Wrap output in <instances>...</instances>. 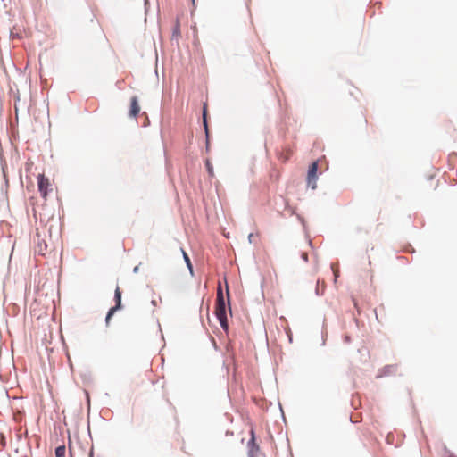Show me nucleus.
<instances>
[{"label":"nucleus","mask_w":457,"mask_h":457,"mask_svg":"<svg viewBox=\"0 0 457 457\" xmlns=\"http://www.w3.org/2000/svg\"><path fill=\"white\" fill-rule=\"evenodd\" d=\"M317 170H318V162H313L310 165L308 174H307V184L309 187H312V189H315L317 187V184H316L317 179H318Z\"/></svg>","instance_id":"7ed1b4c3"},{"label":"nucleus","mask_w":457,"mask_h":457,"mask_svg":"<svg viewBox=\"0 0 457 457\" xmlns=\"http://www.w3.org/2000/svg\"><path fill=\"white\" fill-rule=\"evenodd\" d=\"M206 113H207L206 104H204V110H203V120H204V126L205 133H206V136L208 137V126H207V120H206Z\"/></svg>","instance_id":"9d476101"},{"label":"nucleus","mask_w":457,"mask_h":457,"mask_svg":"<svg viewBox=\"0 0 457 457\" xmlns=\"http://www.w3.org/2000/svg\"><path fill=\"white\" fill-rule=\"evenodd\" d=\"M138 270H139V266H136V267L134 268V270H133V271H134L135 273H137V272H138Z\"/></svg>","instance_id":"ddd939ff"},{"label":"nucleus","mask_w":457,"mask_h":457,"mask_svg":"<svg viewBox=\"0 0 457 457\" xmlns=\"http://www.w3.org/2000/svg\"><path fill=\"white\" fill-rule=\"evenodd\" d=\"M227 302L223 295L222 287L220 283L217 288V298L215 305V315L220 321L221 328L227 331L228 328V323L227 319V308L230 311V301H229V291L228 286H226Z\"/></svg>","instance_id":"f257e3e1"},{"label":"nucleus","mask_w":457,"mask_h":457,"mask_svg":"<svg viewBox=\"0 0 457 457\" xmlns=\"http://www.w3.org/2000/svg\"><path fill=\"white\" fill-rule=\"evenodd\" d=\"M258 235H254L253 233H251L249 236H248V240L250 243H253L254 241V238L257 237Z\"/></svg>","instance_id":"f8f14e48"},{"label":"nucleus","mask_w":457,"mask_h":457,"mask_svg":"<svg viewBox=\"0 0 457 457\" xmlns=\"http://www.w3.org/2000/svg\"><path fill=\"white\" fill-rule=\"evenodd\" d=\"M192 2L194 3V2H195V0H192Z\"/></svg>","instance_id":"dca6fc26"},{"label":"nucleus","mask_w":457,"mask_h":457,"mask_svg":"<svg viewBox=\"0 0 457 457\" xmlns=\"http://www.w3.org/2000/svg\"><path fill=\"white\" fill-rule=\"evenodd\" d=\"M293 154V150L289 147L284 148L281 153L278 154V159L282 162H287Z\"/></svg>","instance_id":"0eeeda50"},{"label":"nucleus","mask_w":457,"mask_h":457,"mask_svg":"<svg viewBox=\"0 0 457 457\" xmlns=\"http://www.w3.org/2000/svg\"><path fill=\"white\" fill-rule=\"evenodd\" d=\"M66 448L64 445H60L55 449V457H65Z\"/></svg>","instance_id":"1a4fd4ad"},{"label":"nucleus","mask_w":457,"mask_h":457,"mask_svg":"<svg viewBox=\"0 0 457 457\" xmlns=\"http://www.w3.org/2000/svg\"><path fill=\"white\" fill-rule=\"evenodd\" d=\"M181 251H182L183 258L187 263V266L189 269L190 273L192 274L193 273V266H192L190 258L183 249Z\"/></svg>","instance_id":"6e6552de"},{"label":"nucleus","mask_w":457,"mask_h":457,"mask_svg":"<svg viewBox=\"0 0 457 457\" xmlns=\"http://www.w3.org/2000/svg\"><path fill=\"white\" fill-rule=\"evenodd\" d=\"M303 258L304 260H307V253H303Z\"/></svg>","instance_id":"2eb2a0df"},{"label":"nucleus","mask_w":457,"mask_h":457,"mask_svg":"<svg viewBox=\"0 0 457 457\" xmlns=\"http://www.w3.org/2000/svg\"><path fill=\"white\" fill-rule=\"evenodd\" d=\"M152 303H153L154 306H156L157 305V301L154 299V300H152Z\"/></svg>","instance_id":"4468645a"},{"label":"nucleus","mask_w":457,"mask_h":457,"mask_svg":"<svg viewBox=\"0 0 457 457\" xmlns=\"http://www.w3.org/2000/svg\"><path fill=\"white\" fill-rule=\"evenodd\" d=\"M141 108L138 104V100L137 96H132L130 99V107L129 111V114L130 117L137 118L140 112Z\"/></svg>","instance_id":"39448f33"},{"label":"nucleus","mask_w":457,"mask_h":457,"mask_svg":"<svg viewBox=\"0 0 457 457\" xmlns=\"http://www.w3.org/2000/svg\"><path fill=\"white\" fill-rule=\"evenodd\" d=\"M114 299H115L116 304H115V306L112 307L109 310V312L106 315L105 321H106L107 325L109 324V321H110L111 318L112 317V315L114 314V312L116 311L121 309V291L119 287H117L115 289Z\"/></svg>","instance_id":"20e7f679"},{"label":"nucleus","mask_w":457,"mask_h":457,"mask_svg":"<svg viewBox=\"0 0 457 457\" xmlns=\"http://www.w3.org/2000/svg\"><path fill=\"white\" fill-rule=\"evenodd\" d=\"M37 183L38 191L40 192L42 197L46 199L48 192L53 190L49 179L45 177L44 174H39L37 176Z\"/></svg>","instance_id":"f03ea898"},{"label":"nucleus","mask_w":457,"mask_h":457,"mask_svg":"<svg viewBox=\"0 0 457 457\" xmlns=\"http://www.w3.org/2000/svg\"><path fill=\"white\" fill-rule=\"evenodd\" d=\"M248 447H249V456L254 457L256 455L257 452L259 451V445L255 443L253 430H251V439L249 441Z\"/></svg>","instance_id":"423d86ee"},{"label":"nucleus","mask_w":457,"mask_h":457,"mask_svg":"<svg viewBox=\"0 0 457 457\" xmlns=\"http://www.w3.org/2000/svg\"><path fill=\"white\" fill-rule=\"evenodd\" d=\"M205 165H206V168H207V171L209 173L210 176L213 177L214 176V170H213V167L212 165V163L210 162L209 160H207L205 162Z\"/></svg>","instance_id":"9b49d317"}]
</instances>
